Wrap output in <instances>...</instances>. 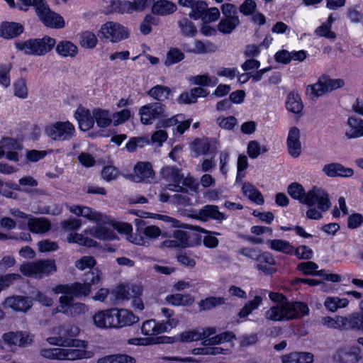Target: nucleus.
<instances>
[{
    "label": "nucleus",
    "mask_w": 363,
    "mask_h": 363,
    "mask_svg": "<svg viewBox=\"0 0 363 363\" xmlns=\"http://www.w3.org/2000/svg\"><path fill=\"white\" fill-rule=\"evenodd\" d=\"M152 1H110L107 7V13H133L135 11H142ZM152 13L160 16L173 13L177 10V6L173 1H152Z\"/></svg>",
    "instance_id": "nucleus-1"
},
{
    "label": "nucleus",
    "mask_w": 363,
    "mask_h": 363,
    "mask_svg": "<svg viewBox=\"0 0 363 363\" xmlns=\"http://www.w3.org/2000/svg\"><path fill=\"white\" fill-rule=\"evenodd\" d=\"M139 318L127 309L116 308L99 311L93 316L95 325L99 328H121L138 322Z\"/></svg>",
    "instance_id": "nucleus-2"
},
{
    "label": "nucleus",
    "mask_w": 363,
    "mask_h": 363,
    "mask_svg": "<svg viewBox=\"0 0 363 363\" xmlns=\"http://www.w3.org/2000/svg\"><path fill=\"white\" fill-rule=\"evenodd\" d=\"M101 280V272L95 270L87 272L84 274V283L74 282L72 284H57L52 291L55 294L69 295L71 296L80 297L89 296L91 291V287L99 286Z\"/></svg>",
    "instance_id": "nucleus-3"
},
{
    "label": "nucleus",
    "mask_w": 363,
    "mask_h": 363,
    "mask_svg": "<svg viewBox=\"0 0 363 363\" xmlns=\"http://www.w3.org/2000/svg\"><path fill=\"white\" fill-rule=\"evenodd\" d=\"M55 261L52 259H41L34 262H26L20 265L21 273L26 277L43 279L57 272Z\"/></svg>",
    "instance_id": "nucleus-4"
},
{
    "label": "nucleus",
    "mask_w": 363,
    "mask_h": 363,
    "mask_svg": "<svg viewBox=\"0 0 363 363\" xmlns=\"http://www.w3.org/2000/svg\"><path fill=\"white\" fill-rule=\"evenodd\" d=\"M154 218L164 221L166 223L167 228L191 229L198 233L206 234L207 235L203 238V242L204 246L208 248H215L219 244L218 239L211 235L212 233L218 234L216 232L212 233L211 231H209L201 226H193L191 225L182 223L179 220L167 215L155 214Z\"/></svg>",
    "instance_id": "nucleus-5"
},
{
    "label": "nucleus",
    "mask_w": 363,
    "mask_h": 363,
    "mask_svg": "<svg viewBox=\"0 0 363 363\" xmlns=\"http://www.w3.org/2000/svg\"><path fill=\"white\" fill-rule=\"evenodd\" d=\"M45 134L54 141H68L75 135L74 125L69 121H56L45 127Z\"/></svg>",
    "instance_id": "nucleus-6"
},
{
    "label": "nucleus",
    "mask_w": 363,
    "mask_h": 363,
    "mask_svg": "<svg viewBox=\"0 0 363 363\" xmlns=\"http://www.w3.org/2000/svg\"><path fill=\"white\" fill-rule=\"evenodd\" d=\"M101 37L108 39L111 43H118L128 38V29L123 25L113 21L103 24L99 30Z\"/></svg>",
    "instance_id": "nucleus-7"
},
{
    "label": "nucleus",
    "mask_w": 363,
    "mask_h": 363,
    "mask_svg": "<svg viewBox=\"0 0 363 363\" xmlns=\"http://www.w3.org/2000/svg\"><path fill=\"white\" fill-rule=\"evenodd\" d=\"M44 1L37 8V15L41 22L47 28L60 29L65 27V23L63 17L52 11Z\"/></svg>",
    "instance_id": "nucleus-8"
},
{
    "label": "nucleus",
    "mask_w": 363,
    "mask_h": 363,
    "mask_svg": "<svg viewBox=\"0 0 363 363\" xmlns=\"http://www.w3.org/2000/svg\"><path fill=\"white\" fill-rule=\"evenodd\" d=\"M166 106L162 103H152L143 106L139 109L140 122L143 125H150L156 118L165 116Z\"/></svg>",
    "instance_id": "nucleus-9"
},
{
    "label": "nucleus",
    "mask_w": 363,
    "mask_h": 363,
    "mask_svg": "<svg viewBox=\"0 0 363 363\" xmlns=\"http://www.w3.org/2000/svg\"><path fill=\"white\" fill-rule=\"evenodd\" d=\"M189 216L193 219L201 222H207L209 220H214L218 223H221L228 218L224 213L219 211V207L218 206L211 204L203 206L197 212L195 211Z\"/></svg>",
    "instance_id": "nucleus-10"
},
{
    "label": "nucleus",
    "mask_w": 363,
    "mask_h": 363,
    "mask_svg": "<svg viewBox=\"0 0 363 363\" xmlns=\"http://www.w3.org/2000/svg\"><path fill=\"white\" fill-rule=\"evenodd\" d=\"M310 86L311 94L315 97H319L327 92L340 88V79H333L329 75L323 74L316 83Z\"/></svg>",
    "instance_id": "nucleus-11"
},
{
    "label": "nucleus",
    "mask_w": 363,
    "mask_h": 363,
    "mask_svg": "<svg viewBox=\"0 0 363 363\" xmlns=\"http://www.w3.org/2000/svg\"><path fill=\"white\" fill-rule=\"evenodd\" d=\"M162 173L167 180L172 182V184H169L170 191L186 192L185 189L181 186L180 184L182 183L187 186H190L187 179L184 178V174L181 172V170L177 167H166L162 169Z\"/></svg>",
    "instance_id": "nucleus-12"
},
{
    "label": "nucleus",
    "mask_w": 363,
    "mask_h": 363,
    "mask_svg": "<svg viewBox=\"0 0 363 363\" xmlns=\"http://www.w3.org/2000/svg\"><path fill=\"white\" fill-rule=\"evenodd\" d=\"M2 305L4 309H11L15 312L26 313L33 306V301L28 296L13 295L6 297Z\"/></svg>",
    "instance_id": "nucleus-13"
},
{
    "label": "nucleus",
    "mask_w": 363,
    "mask_h": 363,
    "mask_svg": "<svg viewBox=\"0 0 363 363\" xmlns=\"http://www.w3.org/2000/svg\"><path fill=\"white\" fill-rule=\"evenodd\" d=\"M284 306L287 320L300 319L310 313L308 304L303 301L289 300Z\"/></svg>",
    "instance_id": "nucleus-14"
},
{
    "label": "nucleus",
    "mask_w": 363,
    "mask_h": 363,
    "mask_svg": "<svg viewBox=\"0 0 363 363\" xmlns=\"http://www.w3.org/2000/svg\"><path fill=\"white\" fill-rule=\"evenodd\" d=\"M24 26L18 22L2 21L0 24V36L6 40L14 39L24 33Z\"/></svg>",
    "instance_id": "nucleus-15"
},
{
    "label": "nucleus",
    "mask_w": 363,
    "mask_h": 363,
    "mask_svg": "<svg viewBox=\"0 0 363 363\" xmlns=\"http://www.w3.org/2000/svg\"><path fill=\"white\" fill-rule=\"evenodd\" d=\"M74 117L81 130L85 132L94 128L95 117L89 109L82 106L79 107L74 112Z\"/></svg>",
    "instance_id": "nucleus-16"
},
{
    "label": "nucleus",
    "mask_w": 363,
    "mask_h": 363,
    "mask_svg": "<svg viewBox=\"0 0 363 363\" xmlns=\"http://www.w3.org/2000/svg\"><path fill=\"white\" fill-rule=\"evenodd\" d=\"M286 145L289 154L292 157L296 158L301 155L300 130L297 127L294 126L289 129L286 139Z\"/></svg>",
    "instance_id": "nucleus-17"
},
{
    "label": "nucleus",
    "mask_w": 363,
    "mask_h": 363,
    "mask_svg": "<svg viewBox=\"0 0 363 363\" xmlns=\"http://www.w3.org/2000/svg\"><path fill=\"white\" fill-rule=\"evenodd\" d=\"M3 340L6 345L9 347L19 346L26 347L32 340L29 338V335L22 331L8 332L3 335Z\"/></svg>",
    "instance_id": "nucleus-18"
},
{
    "label": "nucleus",
    "mask_w": 363,
    "mask_h": 363,
    "mask_svg": "<svg viewBox=\"0 0 363 363\" xmlns=\"http://www.w3.org/2000/svg\"><path fill=\"white\" fill-rule=\"evenodd\" d=\"M14 47L26 55L40 57L38 38H28L23 41L16 40Z\"/></svg>",
    "instance_id": "nucleus-19"
},
{
    "label": "nucleus",
    "mask_w": 363,
    "mask_h": 363,
    "mask_svg": "<svg viewBox=\"0 0 363 363\" xmlns=\"http://www.w3.org/2000/svg\"><path fill=\"white\" fill-rule=\"evenodd\" d=\"M347 125L345 135L347 138H357L363 136V119L356 116H350Z\"/></svg>",
    "instance_id": "nucleus-20"
},
{
    "label": "nucleus",
    "mask_w": 363,
    "mask_h": 363,
    "mask_svg": "<svg viewBox=\"0 0 363 363\" xmlns=\"http://www.w3.org/2000/svg\"><path fill=\"white\" fill-rule=\"evenodd\" d=\"M57 336L49 337L47 342L52 345L61 347L74 346L75 340L68 336L69 330H66L63 326L57 328Z\"/></svg>",
    "instance_id": "nucleus-21"
},
{
    "label": "nucleus",
    "mask_w": 363,
    "mask_h": 363,
    "mask_svg": "<svg viewBox=\"0 0 363 363\" xmlns=\"http://www.w3.org/2000/svg\"><path fill=\"white\" fill-rule=\"evenodd\" d=\"M191 150L194 153V157H198L200 155L214 154L216 147L211 145L208 138H197L191 143Z\"/></svg>",
    "instance_id": "nucleus-22"
},
{
    "label": "nucleus",
    "mask_w": 363,
    "mask_h": 363,
    "mask_svg": "<svg viewBox=\"0 0 363 363\" xmlns=\"http://www.w3.org/2000/svg\"><path fill=\"white\" fill-rule=\"evenodd\" d=\"M275 264L276 261L272 254L268 251H264L262 259L256 263L255 268L266 275H272L276 272V269L272 267Z\"/></svg>",
    "instance_id": "nucleus-23"
},
{
    "label": "nucleus",
    "mask_w": 363,
    "mask_h": 363,
    "mask_svg": "<svg viewBox=\"0 0 363 363\" xmlns=\"http://www.w3.org/2000/svg\"><path fill=\"white\" fill-rule=\"evenodd\" d=\"M285 106L292 113L298 115L302 112L303 104L298 91L293 90L287 94Z\"/></svg>",
    "instance_id": "nucleus-24"
},
{
    "label": "nucleus",
    "mask_w": 363,
    "mask_h": 363,
    "mask_svg": "<svg viewBox=\"0 0 363 363\" xmlns=\"http://www.w3.org/2000/svg\"><path fill=\"white\" fill-rule=\"evenodd\" d=\"M178 4L184 7H190L191 11L189 13L191 18L194 20H203L205 14V9L208 7L207 1H177Z\"/></svg>",
    "instance_id": "nucleus-25"
},
{
    "label": "nucleus",
    "mask_w": 363,
    "mask_h": 363,
    "mask_svg": "<svg viewBox=\"0 0 363 363\" xmlns=\"http://www.w3.org/2000/svg\"><path fill=\"white\" fill-rule=\"evenodd\" d=\"M135 224L136 226V231L139 233H143L148 238H157L161 235V230L156 225L146 226V223L141 218H135Z\"/></svg>",
    "instance_id": "nucleus-26"
},
{
    "label": "nucleus",
    "mask_w": 363,
    "mask_h": 363,
    "mask_svg": "<svg viewBox=\"0 0 363 363\" xmlns=\"http://www.w3.org/2000/svg\"><path fill=\"white\" fill-rule=\"evenodd\" d=\"M162 313L166 318L165 320L159 322L160 323L161 330L163 333H168L172 328H176L179 324V319L174 316V311L167 308H162Z\"/></svg>",
    "instance_id": "nucleus-27"
},
{
    "label": "nucleus",
    "mask_w": 363,
    "mask_h": 363,
    "mask_svg": "<svg viewBox=\"0 0 363 363\" xmlns=\"http://www.w3.org/2000/svg\"><path fill=\"white\" fill-rule=\"evenodd\" d=\"M55 51L62 57H74L78 53V48L69 40H61L55 45Z\"/></svg>",
    "instance_id": "nucleus-28"
},
{
    "label": "nucleus",
    "mask_w": 363,
    "mask_h": 363,
    "mask_svg": "<svg viewBox=\"0 0 363 363\" xmlns=\"http://www.w3.org/2000/svg\"><path fill=\"white\" fill-rule=\"evenodd\" d=\"M28 226L30 231L33 233H45L50 230L51 223L45 218H34L28 220Z\"/></svg>",
    "instance_id": "nucleus-29"
},
{
    "label": "nucleus",
    "mask_w": 363,
    "mask_h": 363,
    "mask_svg": "<svg viewBox=\"0 0 363 363\" xmlns=\"http://www.w3.org/2000/svg\"><path fill=\"white\" fill-rule=\"evenodd\" d=\"M147 94L152 99L158 101L157 103L163 104V102L169 99L172 94V90L168 86L157 84L152 87Z\"/></svg>",
    "instance_id": "nucleus-30"
},
{
    "label": "nucleus",
    "mask_w": 363,
    "mask_h": 363,
    "mask_svg": "<svg viewBox=\"0 0 363 363\" xmlns=\"http://www.w3.org/2000/svg\"><path fill=\"white\" fill-rule=\"evenodd\" d=\"M92 113L95 117V123L97 127L100 128H106L112 123V118L110 116L109 111L101 108H94Z\"/></svg>",
    "instance_id": "nucleus-31"
},
{
    "label": "nucleus",
    "mask_w": 363,
    "mask_h": 363,
    "mask_svg": "<svg viewBox=\"0 0 363 363\" xmlns=\"http://www.w3.org/2000/svg\"><path fill=\"white\" fill-rule=\"evenodd\" d=\"M242 192L247 196L249 199L257 205L264 203L262 193L250 183H245L242 187Z\"/></svg>",
    "instance_id": "nucleus-32"
},
{
    "label": "nucleus",
    "mask_w": 363,
    "mask_h": 363,
    "mask_svg": "<svg viewBox=\"0 0 363 363\" xmlns=\"http://www.w3.org/2000/svg\"><path fill=\"white\" fill-rule=\"evenodd\" d=\"M166 301L174 306H186L192 304L194 299L189 294H174L167 296Z\"/></svg>",
    "instance_id": "nucleus-33"
},
{
    "label": "nucleus",
    "mask_w": 363,
    "mask_h": 363,
    "mask_svg": "<svg viewBox=\"0 0 363 363\" xmlns=\"http://www.w3.org/2000/svg\"><path fill=\"white\" fill-rule=\"evenodd\" d=\"M134 172L141 181L149 179L155 174L152 166L149 162H137L134 167Z\"/></svg>",
    "instance_id": "nucleus-34"
},
{
    "label": "nucleus",
    "mask_w": 363,
    "mask_h": 363,
    "mask_svg": "<svg viewBox=\"0 0 363 363\" xmlns=\"http://www.w3.org/2000/svg\"><path fill=\"white\" fill-rule=\"evenodd\" d=\"M262 300L261 296H255L253 299L249 301L242 306L238 312V316L240 318H246L253 311L258 308L262 304Z\"/></svg>",
    "instance_id": "nucleus-35"
},
{
    "label": "nucleus",
    "mask_w": 363,
    "mask_h": 363,
    "mask_svg": "<svg viewBox=\"0 0 363 363\" xmlns=\"http://www.w3.org/2000/svg\"><path fill=\"white\" fill-rule=\"evenodd\" d=\"M239 24L238 16L223 18L218 24V30L223 34H230Z\"/></svg>",
    "instance_id": "nucleus-36"
},
{
    "label": "nucleus",
    "mask_w": 363,
    "mask_h": 363,
    "mask_svg": "<svg viewBox=\"0 0 363 363\" xmlns=\"http://www.w3.org/2000/svg\"><path fill=\"white\" fill-rule=\"evenodd\" d=\"M40 57L50 52L55 47V38L45 35L42 38H38Z\"/></svg>",
    "instance_id": "nucleus-37"
},
{
    "label": "nucleus",
    "mask_w": 363,
    "mask_h": 363,
    "mask_svg": "<svg viewBox=\"0 0 363 363\" xmlns=\"http://www.w3.org/2000/svg\"><path fill=\"white\" fill-rule=\"evenodd\" d=\"M160 323L156 322L154 319L145 320L141 326V333L143 335L151 337L152 335H159L162 333L161 330Z\"/></svg>",
    "instance_id": "nucleus-38"
},
{
    "label": "nucleus",
    "mask_w": 363,
    "mask_h": 363,
    "mask_svg": "<svg viewBox=\"0 0 363 363\" xmlns=\"http://www.w3.org/2000/svg\"><path fill=\"white\" fill-rule=\"evenodd\" d=\"M267 319L272 321H283L287 320V317L285 313L284 306H274L269 308L265 313Z\"/></svg>",
    "instance_id": "nucleus-39"
},
{
    "label": "nucleus",
    "mask_w": 363,
    "mask_h": 363,
    "mask_svg": "<svg viewBox=\"0 0 363 363\" xmlns=\"http://www.w3.org/2000/svg\"><path fill=\"white\" fill-rule=\"evenodd\" d=\"M225 303V298L221 296H208L201 299L199 302V306L201 311H210L213 308Z\"/></svg>",
    "instance_id": "nucleus-40"
},
{
    "label": "nucleus",
    "mask_w": 363,
    "mask_h": 363,
    "mask_svg": "<svg viewBox=\"0 0 363 363\" xmlns=\"http://www.w3.org/2000/svg\"><path fill=\"white\" fill-rule=\"evenodd\" d=\"M97 43L98 39L92 31L85 30L79 35V44L82 48L93 49L96 46Z\"/></svg>",
    "instance_id": "nucleus-41"
},
{
    "label": "nucleus",
    "mask_w": 363,
    "mask_h": 363,
    "mask_svg": "<svg viewBox=\"0 0 363 363\" xmlns=\"http://www.w3.org/2000/svg\"><path fill=\"white\" fill-rule=\"evenodd\" d=\"M347 323H349L352 329L363 330V313H353L350 316L349 319L346 317H342V328L346 325Z\"/></svg>",
    "instance_id": "nucleus-42"
},
{
    "label": "nucleus",
    "mask_w": 363,
    "mask_h": 363,
    "mask_svg": "<svg viewBox=\"0 0 363 363\" xmlns=\"http://www.w3.org/2000/svg\"><path fill=\"white\" fill-rule=\"evenodd\" d=\"M185 57L184 53L177 48H170L167 53L166 60L164 62L167 67L175 65L182 61Z\"/></svg>",
    "instance_id": "nucleus-43"
},
{
    "label": "nucleus",
    "mask_w": 363,
    "mask_h": 363,
    "mask_svg": "<svg viewBox=\"0 0 363 363\" xmlns=\"http://www.w3.org/2000/svg\"><path fill=\"white\" fill-rule=\"evenodd\" d=\"M206 338L205 333H199L196 330H189L181 333L179 335V341L182 342H191L201 340Z\"/></svg>",
    "instance_id": "nucleus-44"
},
{
    "label": "nucleus",
    "mask_w": 363,
    "mask_h": 363,
    "mask_svg": "<svg viewBox=\"0 0 363 363\" xmlns=\"http://www.w3.org/2000/svg\"><path fill=\"white\" fill-rule=\"evenodd\" d=\"M178 26L184 36L193 37L197 33V30L193 22L186 18H183L178 21Z\"/></svg>",
    "instance_id": "nucleus-45"
},
{
    "label": "nucleus",
    "mask_w": 363,
    "mask_h": 363,
    "mask_svg": "<svg viewBox=\"0 0 363 363\" xmlns=\"http://www.w3.org/2000/svg\"><path fill=\"white\" fill-rule=\"evenodd\" d=\"M92 235L103 240H113L116 238L115 232L112 229L104 226L96 228L92 233Z\"/></svg>",
    "instance_id": "nucleus-46"
},
{
    "label": "nucleus",
    "mask_w": 363,
    "mask_h": 363,
    "mask_svg": "<svg viewBox=\"0 0 363 363\" xmlns=\"http://www.w3.org/2000/svg\"><path fill=\"white\" fill-rule=\"evenodd\" d=\"M96 264V259L92 256H83L75 262V267L79 270H84L87 268L91 271L99 270L98 268H94Z\"/></svg>",
    "instance_id": "nucleus-47"
},
{
    "label": "nucleus",
    "mask_w": 363,
    "mask_h": 363,
    "mask_svg": "<svg viewBox=\"0 0 363 363\" xmlns=\"http://www.w3.org/2000/svg\"><path fill=\"white\" fill-rule=\"evenodd\" d=\"M320 192V190L315 186H314L311 190H309L307 193L304 191L303 199L300 203L309 207L313 206L318 201Z\"/></svg>",
    "instance_id": "nucleus-48"
},
{
    "label": "nucleus",
    "mask_w": 363,
    "mask_h": 363,
    "mask_svg": "<svg viewBox=\"0 0 363 363\" xmlns=\"http://www.w3.org/2000/svg\"><path fill=\"white\" fill-rule=\"evenodd\" d=\"M40 355L49 359H65V350L60 348L42 349Z\"/></svg>",
    "instance_id": "nucleus-49"
},
{
    "label": "nucleus",
    "mask_w": 363,
    "mask_h": 363,
    "mask_svg": "<svg viewBox=\"0 0 363 363\" xmlns=\"http://www.w3.org/2000/svg\"><path fill=\"white\" fill-rule=\"evenodd\" d=\"M13 94L20 99H26L28 97V89L26 80L20 78L13 83Z\"/></svg>",
    "instance_id": "nucleus-50"
},
{
    "label": "nucleus",
    "mask_w": 363,
    "mask_h": 363,
    "mask_svg": "<svg viewBox=\"0 0 363 363\" xmlns=\"http://www.w3.org/2000/svg\"><path fill=\"white\" fill-rule=\"evenodd\" d=\"M89 352L82 349H68L65 350V359H82L89 358Z\"/></svg>",
    "instance_id": "nucleus-51"
},
{
    "label": "nucleus",
    "mask_w": 363,
    "mask_h": 363,
    "mask_svg": "<svg viewBox=\"0 0 363 363\" xmlns=\"http://www.w3.org/2000/svg\"><path fill=\"white\" fill-rule=\"evenodd\" d=\"M304 191L305 189L303 186L297 182H293L288 186V193L292 199L298 201L299 203L303 199Z\"/></svg>",
    "instance_id": "nucleus-52"
},
{
    "label": "nucleus",
    "mask_w": 363,
    "mask_h": 363,
    "mask_svg": "<svg viewBox=\"0 0 363 363\" xmlns=\"http://www.w3.org/2000/svg\"><path fill=\"white\" fill-rule=\"evenodd\" d=\"M214 45L210 42L205 43L200 40H196L194 48L191 52L195 54H205L214 51Z\"/></svg>",
    "instance_id": "nucleus-53"
},
{
    "label": "nucleus",
    "mask_w": 363,
    "mask_h": 363,
    "mask_svg": "<svg viewBox=\"0 0 363 363\" xmlns=\"http://www.w3.org/2000/svg\"><path fill=\"white\" fill-rule=\"evenodd\" d=\"M316 263L308 261L306 262H301L297 265V270L302 272L306 276L316 275V269H318Z\"/></svg>",
    "instance_id": "nucleus-54"
},
{
    "label": "nucleus",
    "mask_w": 363,
    "mask_h": 363,
    "mask_svg": "<svg viewBox=\"0 0 363 363\" xmlns=\"http://www.w3.org/2000/svg\"><path fill=\"white\" fill-rule=\"evenodd\" d=\"M1 147L7 151H16L22 149L21 143L15 138L11 137L3 138L1 140Z\"/></svg>",
    "instance_id": "nucleus-55"
},
{
    "label": "nucleus",
    "mask_w": 363,
    "mask_h": 363,
    "mask_svg": "<svg viewBox=\"0 0 363 363\" xmlns=\"http://www.w3.org/2000/svg\"><path fill=\"white\" fill-rule=\"evenodd\" d=\"M362 224L363 215L359 213H352L347 218V226L349 229H357L359 228Z\"/></svg>",
    "instance_id": "nucleus-56"
},
{
    "label": "nucleus",
    "mask_w": 363,
    "mask_h": 363,
    "mask_svg": "<svg viewBox=\"0 0 363 363\" xmlns=\"http://www.w3.org/2000/svg\"><path fill=\"white\" fill-rule=\"evenodd\" d=\"M131 116V112L128 108H124L121 111H117L113 114V125L115 126L124 123L128 121Z\"/></svg>",
    "instance_id": "nucleus-57"
},
{
    "label": "nucleus",
    "mask_w": 363,
    "mask_h": 363,
    "mask_svg": "<svg viewBox=\"0 0 363 363\" xmlns=\"http://www.w3.org/2000/svg\"><path fill=\"white\" fill-rule=\"evenodd\" d=\"M217 123L221 128L230 130L235 128L238 121L235 116H230L228 117L218 118Z\"/></svg>",
    "instance_id": "nucleus-58"
},
{
    "label": "nucleus",
    "mask_w": 363,
    "mask_h": 363,
    "mask_svg": "<svg viewBox=\"0 0 363 363\" xmlns=\"http://www.w3.org/2000/svg\"><path fill=\"white\" fill-rule=\"evenodd\" d=\"M10 71L11 66L6 64L0 65V83L6 88L11 84Z\"/></svg>",
    "instance_id": "nucleus-59"
},
{
    "label": "nucleus",
    "mask_w": 363,
    "mask_h": 363,
    "mask_svg": "<svg viewBox=\"0 0 363 363\" xmlns=\"http://www.w3.org/2000/svg\"><path fill=\"white\" fill-rule=\"evenodd\" d=\"M127 343L131 345H138V346H147L151 345H155L157 343L155 337H133L129 338L127 340Z\"/></svg>",
    "instance_id": "nucleus-60"
},
{
    "label": "nucleus",
    "mask_w": 363,
    "mask_h": 363,
    "mask_svg": "<svg viewBox=\"0 0 363 363\" xmlns=\"http://www.w3.org/2000/svg\"><path fill=\"white\" fill-rule=\"evenodd\" d=\"M38 250L40 252H54L58 250L59 246L56 242L50 240H43L38 243Z\"/></svg>",
    "instance_id": "nucleus-61"
},
{
    "label": "nucleus",
    "mask_w": 363,
    "mask_h": 363,
    "mask_svg": "<svg viewBox=\"0 0 363 363\" xmlns=\"http://www.w3.org/2000/svg\"><path fill=\"white\" fill-rule=\"evenodd\" d=\"M81 225V220L74 218H70L61 222V226L65 230L76 231L80 228Z\"/></svg>",
    "instance_id": "nucleus-62"
},
{
    "label": "nucleus",
    "mask_w": 363,
    "mask_h": 363,
    "mask_svg": "<svg viewBox=\"0 0 363 363\" xmlns=\"http://www.w3.org/2000/svg\"><path fill=\"white\" fill-rule=\"evenodd\" d=\"M172 235L179 242L181 247H186L189 245V233L186 231L177 229L173 231Z\"/></svg>",
    "instance_id": "nucleus-63"
},
{
    "label": "nucleus",
    "mask_w": 363,
    "mask_h": 363,
    "mask_svg": "<svg viewBox=\"0 0 363 363\" xmlns=\"http://www.w3.org/2000/svg\"><path fill=\"white\" fill-rule=\"evenodd\" d=\"M118 173V171L114 166L106 165L101 170V177L104 180L110 182L117 177Z\"/></svg>",
    "instance_id": "nucleus-64"
}]
</instances>
